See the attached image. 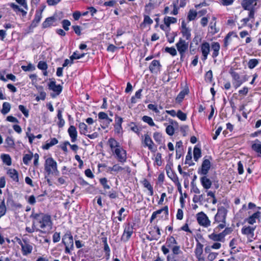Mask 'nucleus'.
Returning <instances> with one entry per match:
<instances>
[{
    "label": "nucleus",
    "mask_w": 261,
    "mask_h": 261,
    "mask_svg": "<svg viewBox=\"0 0 261 261\" xmlns=\"http://www.w3.org/2000/svg\"><path fill=\"white\" fill-rule=\"evenodd\" d=\"M213 80V72L211 70H208L205 74V81L211 83Z\"/></svg>",
    "instance_id": "44"
},
{
    "label": "nucleus",
    "mask_w": 261,
    "mask_h": 261,
    "mask_svg": "<svg viewBox=\"0 0 261 261\" xmlns=\"http://www.w3.org/2000/svg\"><path fill=\"white\" fill-rule=\"evenodd\" d=\"M258 64V61L256 59H250L248 63V67L250 69L254 68Z\"/></svg>",
    "instance_id": "43"
},
{
    "label": "nucleus",
    "mask_w": 261,
    "mask_h": 261,
    "mask_svg": "<svg viewBox=\"0 0 261 261\" xmlns=\"http://www.w3.org/2000/svg\"><path fill=\"white\" fill-rule=\"evenodd\" d=\"M144 147H148V149L152 152H155L156 150V147H153L154 143L150 136L146 134L144 135V140L143 141Z\"/></svg>",
    "instance_id": "13"
},
{
    "label": "nucleus",
    "mask_w": 261,
    "mask_h": 261,
    "mask_svg": "<svg viewBox=\"0 0 261 261\" xmlns=\"http://www.w3.org/2000/svg\"><path fill=\"white\" fill-rule=\"evenodd\" d=\"M99 182L105 189H109L110 188V186L108 184V180L106 178H100Z\"/></svg>",
    "instance_id": "49"
},
{
    "label": "nucleus",
    "mask_w": 261,
    "mask_h": 261,
    "mask_svg": "<svg viewBox=\"0 0 261 261\" xmlns=\"http://www.w3.org/2000/svg\"><path fill=\"white\" fill-rule=\"evenodd\" d=\"M153 139L154 140L158 143L159 144H161L162 141V136L161 133L159 132H155L153 134Z\"/></svg>",
    "instance_id": "47"
},
{
    "label": "nucleus",
    "mask_w": 261,
    "mask_h": 261,
    "mask_svg": "<svg viewBox=\"0 0 261 261\" xmlns=\"http://www.w3.org/2000/svg\"><path fill=\"white\" fill-rule=\"evenodd\" d=\"M166 132L169 136H172L174 133V128L172 125H168L166 128Z\"/></svg>",
    "instance_id": "55"
},
{
    "label": "nucleus",
    "mask_w": 261,
    "mask_h": 261,
    "mask_svg": "<svg viewBox=\"0 0 261 261\" xmlns=\"http://www.w3.org/2000/svg\"><path fill=\"white\" fill-rule=\"evenodd\" d=\"M201 50L202 55V60L205 61L207 58V56L210 51V46L208 42H204L201 45Z\"/></svg>",
    "instance_id": "15"
},
{
    "label": "nucleus",
    "mask_w": 261,
    "mask_h": 261,
    "mask_svg": "<svg viewBox=\"0 0 261 261\" xmlns=\"http://www.w3.org/2000/svg\"><path fill=\"white\" fill-rule=\"evenodd\" d=\"M33 155V154H25L24 155L23 157V163L27 165L29 164V162L32 160Z\"/></svg>",
    "instance_id": "45"
},
{
    "label": "nucleus",
    "mask_w": 261,
    "mask_h": 261,
    "mask_svg": "<svg viewBox=\"0 0 261 261\" xmlns=\"http://www.w3.org/2000/svg\"><path fill=\"white\" fill-rule=\"evenodd\" d=\"M118 193L113 189L109 191L108 194L109 198L111 199H115L118 197Z\"/></svg>",
    "instance_id": "61"
},
{
    "label": "nucleus",
    "mask_w": 261,
    "mask_h": 261,
    "mask_svg": "<svg viewBox=\"0 0 261 261\" xmlns=\"http://www.w3.org/2000/svg\"><path fill=\"white\" fill-rule=\"evenodd\" d=\"M162 154L161 153H157L156 154V156L155 158V162L156 163V165L159 166L162 165Z\"/></svg>",
    "instance_id": "60"
},
{
    "label": "nucleus",
    "mask_w": 261,
    "mask_h": 261,
    "mask_svg": "<svg viewBox=\"0 0 261 261\" xmlns=\"http://www.w3.org/2000/svg\"><path fill=\"white\" fill-rule=\"evenodd\" d=\"M7 174L14 181L18 182V173L16 170L15 169H9L7 171Z\"/></svg>",
    "instance_id": "23"
},
{
    "label": "nucleus",
    "mask_w": 261,
    "mask_h": 261,
    "mask_svg": "<svg viewBox=\"0 0 261 261\" xmlns=\"http://www.w3.org/2000/svg\"><path fill=\"white\" fill-rule=\"evenodd\" d=\"M68 133L71 138L72 142H75L77 140V132L75 127L73 125H70L68 129Z\"/></svg>",
    "instance_id": "18"
},
{
    "label": "nucleus",
    "mask_w": 261,
    "mask_h": 261,
    "mask_svg": "<svg viewBox=\"0 0 261 261\" xmlns=\"http://www.w3.org/2000/svg\"><path fill=\"white\" fill-rule=\"evenodd\" d=\"M152 23L153 20L150 18V17L147 15L144 14L143 23L150 25Z\"/></svg>",
    "instance_id": "57"
},
{
    "label": "nucleus",
    "mask_w": 261,
    "mask_h": 261,
    "mask_svg": "<svg viewBox=\"0 0 261 261\" xmlns=\"http://www.w3.org/2000/svg\"><path fill=\"white\" fill-rule=\"evenodd\" d=\"M113 151L119 162L124 163L126 162L127 159L126 152L121 147L115 148Z\"/></svg>",
    "instance_id": "9"
},
{
    "label": "nucleus",
    "mask_w": 261,
    "mask_h": 261,
    "mask_svg": "<svg viewBox=\"0 0 261 261\" xmlns=\"http://www.w3.org/2000/svg\"><path fill=\"white\" fill-rule=\"evenodd\" d=\"M25 231L27 232H28V233H32V232H33L35 231H40L41 232H44V231H43L42 230H40L39 229L36 228V227L35 225H33V222H32V228H30L29 227H27L25 228Z\"/></svg>",
    "instance_id": "50"
},
{
    "label": "nucleus",
    "mask_w": 261,
    "mask_h": 261,
    "mask_svg": "<svg viewBox=\"0 0 261 261\" xmlns=\"http://www.w3.org/2000/svg\"><path fill=\"white\" fill-rule=\"evenodd\" d=\"M197 220L198 224L202 226L207 227L210 226L211 221L207 216L203 212H201L197 214Z\"/></svg>",
    "instance_id": "8"
},
{
    "label": "nucleus",
    "mask_w": 261,
    "mask_h": 261,
    "mask_svg": "<svg viewBox=\"0 0 261 261\" xmlns=\"http://www.w3.org/2000/svg\"><path fill=\"white\" fill-rule=\"evenodd\" d=\"M195 240L196 241V246L194 251L195 256L196 258L202 257L203 245L199 242L198 239L195 238Z\"/></svg>",
    "instance_id": "19"
},
{
    "label": "nucleus",
    "mask_w": 261,
    "mask_h": 261,
    "mask_svg": "<svg viewBox=\"0 0 261 261\" xmlns=\"http://www.w3.org/2000/svg\"><path fill=\"white\" fill-rule=\"evenodd\" d=\"M172 254H168L167 256V261H179L178 259L177 258L176 255L182 253V251L180 249V246L178 245L174 246V247L172 248Z\"/></svg>",
    "instance_id": "11"
},
{
    "label": "nucleus",
    "mask_w": 261,
    "mask_h": 261,
    "mask_svg": "<svg viewBox=\"0 0 261 261\" xmlns=\"http://www.w3.org/2000/svg\"><path fill=\"white\" fill-rule=\"evenodd\" d=\"M230 73L232 77V84L236 89L240 87L245 80H243L239 74L235 71H232Z\"/></svg>",
    "instance_id": "10"
},
{
    "label": "nucleus",
    "mask_w": 261,
    "mask_h": 261,
    "mask_svg": "<svg viewBox=\"0 0 261 261\" xmlns=\"http://www.w3.org/2000/svg\"><path fill=\"white\" fill-rule=\"evenodd\" d=\"M37 67L40 70H46L47 69L48 66L45 62L40 61L37 65Z\"/></svg>",
    "instance_id": "51"
},
{
    "label": "nucleus",
    "mask_w": 261,
    "mask_h": 261,
    "mask_svg": "<svg viewBox=\"0 0 261 261\" xmlns=\"http://www.w3.org/2000/svg\"><path fill=\"white\" fill-rule=\"evenodd\" d=\"M43 11V8L40 11H36L35 18L33 19L35 21L36 23H38L40 22L41 18H42V12Z\"/></svg>",
    "instance_id": "42"
},
{
    "label": "nucleus",
    "mask_w": 261,
    "mask_h": 261,
    "mask_svg": "<svg viewBox=\"0 0 261 261\" xmlns=\"http://www.w3.org/2000/svg\"><path fill=\"white\" fill-rule=\"evenodd\" d=\"M61 239L60 233L55 232L53 236V241L54 243H57L60 241Z\"/></svg>",
    "instance_id": "59"
},
{
    "label": "nucleus",
    "mask_w": 261,
    "mask_h": 261,
    "mask_svg": "<svg viewBox=\"0 0 261 261\" xmlns=\"http://www.w3.org/2000/svg\"><path fill=\"white\" fill-rule=\"evenodd\" d=\"M181 33L184 37H185L187 40H190L191 39V29L189 28L184 30H181Z\"/></svg>",
    "instance_id": "37"
},
{
    "label": "nucleus",
    "mask_w": 261,
    "mask_h": 261,
    "mask_svg": "<svg viewBox=\"0 0 261 261\" xmlns=\"http://www.w3.org/2000/svg\"><path fill=\"white\" fill-rule=\"evenodd\" d=\"M177 117L182 121H185L187 119V115L179 110L177 112Z\"/></svg>",
    "instance_id": "52"
},
{
    "label": "nucleus",
    "mask_w": 261,
    "mask_h": 261,
    "mask_svg": "<svg viewBox=\"0 0 261 261\" xmlns=\"http://www.w3.org/2000/svg\"><path fill=\"white\" fill-rule=\"evenodd\" d=\"M79 128L80 134L86 135V133L88 132L87 125L84 122H81L79 124Z\"/></svg>",
    "instance_id": "35"
},
{
    "label": "nucleus",
    "mask_w": 261,
    "mask_h": 261,
    "mask_svg": "<svg viewBox=\"0 0 261 261\" xmlns=\"http://www.w3.org/2000/svg\"><path fill=\"white\" fill-rule=\"evenodd\" d=\"M218 253L215 252H211L207 256V259L210 261H213L217 256Z\"/></svg>",
    "instance_id": "64"
},
{
    "label": "nucleus",
    "mask_w": 261,
    "mask_h": 261,
    "mask_svg": "<svg viewBox=\"0 0 261 261\" xmlns=\"http://www.w3.org/2000/svg\"><path fill=\"white\" fill-rule=\"evenodd\" d=\"M161 65L159 60H154L150 63L149 69L151 73H157L160 70Z\"/></svg>",
    "instance_id": "17"
},
{
    "label": "nucleus",
    "mask_w": 261,
    "mask_h": 261,
    "mask_svg": "<svg viewBox=\"0 0 261 261\" xmlns=\"http://www.w3.org/2000/svg\"><path fill=\"white\" fill-rule=\"evenodd\" d=\"M123 122L122 118L119 117L117 115H115V125L122 126V123Z\"/></svg>",
    "instance_id": "62"
},
{
    "label": "nucleus",
    "mask_w": 261,
    "mask_h": 261,
    "mask_svg": "<svg viewBox=\"0 0 261 261\" xmlns=\"http://www.w3.org/2000/svg\"><path fill=\"white\" fill-rule=\"evenodd\" d=\"M108 143L112 151H113L114 148L121 147L119 143L113 138H111L109 139Z\"/></svg>",
    "instance_id": "28"
},
{
    "label": "nucleus",
    "mask_w": 261,
    "mask_h": 261,
    "mask_svg": "<svg viewBox=\"0 0 261 261\" xmlns=\"http://www.w3.org/2000/svg\"><path fill=\"white\" fill-rule=\"evenodd\" d=\"M19 110L23 113L25 117H29V111L23 105H19L18 106Z\"/></svg>",
    "instance_id": "54"
},
{
    "label": "nucleus",
    "mask_w": 261,
    "mask_h": 261,
    "mask_svg": "<svg viewBox=\"0 0 261 261\" xmlns=\"http://www.w3.org/2000/svg\"><path fill=\"white\" fill-rule=\"evenodd\" d=\"M142 120L147 123V124H148L150 126H155V123H154L152 119L149 117V116H143L142 118Z\"/></svg>",
    "instance_id": "40"
},
{
    "label": "nucleus",
    "mask_w": 261,
    "mask_h": 261,
    "mask_svg": "<svg viewBox=\"0 0 261 261\" xmlns=\"http://www.w3.org/2000/svg\"><path fill=\"white\" fill-rule=\"evenodd\" d=\"M197 179V176L196 175H194L192 179V181H191V185L192 186V190H193V192L196 194H199L200 193V190L197 187L196 184H195V180Z\"/></svg>",
    "instance_id": "36"
},
{
    "label": "nucleus",
    "mask_w": 261,
    "mask_h": 261,
    "mask_svg": "<svg viewBox=\"0 0 261 261\" xmlns=\"http://www.w3.org/2000/svg\"><path fill=\"white\" fill-rule=\"evenodd\" d=\"M194 159L197 162L198 160L201 156V149L197 146H195L193 150Z\"/></svg>",
    "instance_id": "32"
},
{
    "label": "nucleus",
    "mask_w": 261,
    "mask_h": 261,
    "mask_svg": "<svg viewBox=\"0 0 261 261\" xmlns=\"http://www.w3.org/2000/svg\"><path fill=\"white\" fill-rule=\"evenodd\" d=\"M163 0H150V2L146 4L147 7H150L152 9L158 7Z\"/></svg>",
    "instance_id": "30"
},
{
    "label": "nucleus",
    "mask_w": 261,
    "mask_h": 261,
    "mask_svg": "<svg viewBox=\"0 0 261 261\" xmlns=\"http://www.w3.org/2000/svg\"><path fill=\"white\" fill-rule=\"evenodd\" d=\"M188 93H189L188 89H185L182 90L179 93L177 96L176 97V101L179 103L181 102L182 101V100L184 99L185 95L188 94Z\"/></svg>",
    "instance_id": "27"
},
{
    "label": "nucleus",
    "mask_w": 261,
    "mask_h": 261,
    "mask_svg": "<svg viewBox=\"0 0 261 261\" xmlns=\"http://www.w3.org/2000/svg\"><path fill=\"white\" fill-rule=\"evenodd\" d=\"M200 182L203 187L205 189H208L212 186V182L211 180L205 175L200 178Z\"/></svg>",
    "instance_id": "20"
},
{
    "label": "nucleus",
    "mask_w": 261,
    "mask_h": 261,
    "mask_svg": "<svg viewBox=\"0 0 261 261\" xmlns=\"http://www.w3.org/2000/svg\"><path fill=\"white\" fill-rule=\"evenodd\" d=\"M164 22L167 27L170 28L171 24L177 22V19L173 17L166 16L164 19Z\"/></svg>",
    "instance_id": "26"
},
{
    "label": "nucleus",
    "mask_w": 261,
    "mask_h": 261,
    "mask_svg": "<svg viewBox=\"0 0 261 261\" xmlns=\"http://www.w3.org/2000/svg\"><path fill=\"white\" fill-rule=\"evenodd\" d=\"M56 21V18L54 16L47 17L42 23V28H47L53 25V23Z\"/></svg>",
    "instance_id": "21"
},
{
    "label": "nucleus",
    "mask_w": 261,
    "mask_h": 261,
    "mask_svg": "<svg viewBox=\"0 0 261 261\" xmlns=\"http://www.w3.org/2000/svg\"><path fill=\"white\" fill-rule=\"evenodd\" d=\"M44 170L48 175L55 174L56 175H58L59 174L57 162L51 157L45 160Z\"/></svg>",
    "instance_id": "3"
},
{
    "label": "nucleus",
    "mask_w": 261,
    "mask_h": 261,
    "mask_svg": "<svg viewBox=\"0 0 261 261\" xmlns=\"http://www.w3.org/2000/svg\"><path fill=\"white\" fill-rule=\"evenodd\" d=\"M133 229L134 225H132L130 223H128L125 227L123 234L121 236V241L124 242H127L134 232Z\"/></svg>",
    "instance_id": "7"
},
{
    "label": "nucleus",
    "mask_w": 261,
    "mask_h": 261,
    "mask_svg": "<svg viewBox=\"0 0 261 261\" xmlns=\"http://www.w3.org/2000/svg\"><path fill=\"white\" fill-rule=\"evenodd\" d=\"M256 5V0H243L241 6L245 10H249Z\"/></svg>",
    "instance_id": "16"
},
{
    "label": "nucleus",
    "mask_w": 261,
    "mask_h": 261,
    "mask_svg": "<svg viewBox=\"0 0 261 261\" xmlns=\"http://www.w3.org/2000/svg\"><path fill=\"white\" fill-rule=\"evenodd\" d=\"M166 36L167 38V40L170 43H172L174 41L175 36L171 35L169 31L166 33Z\"/></svg>",
    "instance_id": "58"
},
{
    "label": "nucleus",
    "mask_w": 261,
    "mask_h": 261,
    "mask_svg": "<svg viewBox=\"0 0 261 261\" xmlns=\"http://www.w3.org/2000/svg\"><path fill=\"white\" fill-rule=\"evenodd\" d=\"M1 113L3 115H6L9 113L11 109V105L8 102H4L3 104Z\"/></svg>",
    "instance_id": "33"
},
{
    "label": "nucleus",
    "mask_w": 261,
    "mask_h": 261,
    "mask_svg": "<svg viewBox=\"0 0 261 261\" xmlns=\"http://www.w3.org/2000/svg\"><path fill=\"white\" fill-rule=\"evenodd\" d=\"M62 243L65 246V252L71 254V251L74 249L73 239L70 231H67L63 236Z\"/></svg>",
    "instance_id": "2"
},
{
    "label": "nucleus",
    "mask_w": 261,
    "mask_h": 261,
    "mask_svg": "<svg viewBox=\"0 0 261 261\" xmlns=\"http://www.w3.org/2000/svg\"><path fill=\"white\" fill-rule=\"evenodd\" d=\"M30 217L32 219L33 225L36 227L39 225L41 229H44L47 226L51 227L52 225L51 217L48 214L43 213H36L33 210Z\"/></svg>",
    "instance_id": "1"
},
{
    "label": "nucleus",
    "mask_w": 261,
    "mask_h": 261,
    "mask_svg": "<svg viewBox=\"0 0 261 261\" xmlns=\"http://www.w3.org/2000/svg\"><path fill=\"white\" fill-rule=\"evenodd\" d=\"M165 52L170 54L172 56H175L177 55V51L175 49V48L173 47H166L165 48Z\"/></svg>",
    "instance_id": "46"
},
{
    "label": "nucleus",
    "mask_w": 261,
    "mask_h": 261,
    "mask_svg": "<svg viewBox=\"0 0 261 261\" xmlns=\"http://www.w3.org/2000/svg\"><path fill=\"white\" fill-rule=\"evenodd\" d=\"M177 242L173 236H170L167 238L166 242V245L168 248H171L172 250V248L174 246L177 245Z\"/></svg>",
    "instance_id": "24"
},
{
    "label": "nucleus",
    "mask_w": 261,
    "mask_h": 261,
    "mask_svg": "<svg viewBox=\"0 0 261 261\" xmlns=\"http://www.w3.org/2000/svg\"><path fill=\"white\" fill-rule=\"evenodd\" d=\"M211 48H212V50H217L219 51L220 48V46L218 42H213L212 43Z\"/></svg>",
    "instance_id": "63"
},
{
    "label": "nucleus",
    "mask_w": 261,
    "mask_h": 261,
    "mask_svg": "<svg viewBox=\"0 0 261 261\" xmlns=\"http://www.w3.org/2000/svg\"><path fill=\"white\" fill-rule=\"evenodd\" d=\"M50 82L48 83V87L50 90L54 91L55 93H51L50 96L53 98L56 97L59 95L62 91V86L60 85H56L55 79L54 78L49 79Z\"/></svg>",
    "instance_id": "4"
},
{
    "label": "nucleus",
    "mask_w": 261,
    "mask_h": 261,
    "mask_svg": "<svg viewBox=\"0 0 261 261\" xmlns=\"http://www.w3.org/2000/svg\"><path fill=\"white\" fill-rule=\"evenodd\" d=\"M58 143V140L56 138H51L50 142H47L42 146V148L45 150H48L50 147L57 144Z\"/></svg>",
    "instance_id": "29"
},
{
    "label": "nucleus",
    "mask_w": 261,
    "mask_h": 261,
    "mask_svg": "<svg viewBox=\"0 0 261 261\" xmlns=\"http://www.w3.org/2000/svg\"><path fill=\"white\" fill-rule=\"evenodd\" d=\"M6 213V206L5 203L4 199L2 201L0 204V218L4 216Z\"/></svg>",
    "instance_id": "41"
},
{
    "label": "nucleus",
    "mask_w": 261,
    "mask_h": 261,
    "mask_svg": "<svg viewBox=\"0 0 261 261\" xmlns=\"http://www.w3.org/2000/svg\"><path fill=\"white\" fill-rule=\"evenodd\" d=\"M197 15V12L193 9L190 10L187 18L189 21L193 20L195 19Z\"/></svg>",
    "instance_id": "39"
},
{
    "label": "nucleus",
    "mask_w": 261,
    "mask_h": 261,
    "mask_svg": "<svg viewBox=\"0 0 261 261\" xmlns=\"http://www.w3.org/2000/svg\"><path fill=\"white\" fill-rule=\"evenodd\" d=\"M21 247L22 252L23 255H27L30 254L33 250V246L26 241H23V243H19Z\"/></svg>",
    "instance_id": "14"
},
{
    "label": "nucleus",
    "mask_w": 261,
    "mask_h": 261,
    "mask_svg": "<svg viewBox=\"0 0 261 261\" xmlns=\"http://www.w3.org/2000/svg\"><path fill=\"white\" fill-rule=\"evenodd\" d=\"M192 158L191 149L189 148L187 154L186 156L185 164H188L190 166L193 165L194 163L190 164L188 162L189 161H191L192 160Z\"/></svg>",
    "instance_id": "56"
},
{
    "label": "nucleus",
    "mask_w": 261,
    "mask_h": 261,
    "mask_svg": "<svg viewBox=\"0 0 261 261\" xmlns=\"http://www.w3.org/2000/svg\"><path fill=\"white\" fill-rule=\"evenodd\" d=\"M85 55V54L83 53L82 54H78L77 51H74L71 56H70V59L71 60L70 64H73V61L75 59H79L82 58H83Z\"/></svg>",
    "instance_id": "34"
},
{
    "label": "nucleus",
    "mask_w": 261,
    "mask_h": 261,
    "mask_svg": "<svg viewBox=\"0 0 261 261\" xmlns=\"http://www.w3.org/2000/svg\"><path fill=\"white\" fill-rule=\"evenodd\" d=\"M208 159H204L202 163V165L200 168L198 170V174L203 175H206L209 170L211 168V162L209 159L212 160V158L211 156H208Z\"/></svg>",
    "instance_id": "6"
},
{
    "label": "nucleus",
    "mask_w": 261,
    "mask_h": 261,
    "mask_svg": "<svg viewBox=\"0 0 261 261\" xmlns=\"http://www.w3.org/2000/svg\"><path fill=\"white\" fill-rule=\"evenodd\" d=\"M254 230L255 227L253 228L251 226H244L242 228L241 231L243 234L252 237L254 236Z\"/></svg>",
    "instance_id": "22"
},
{
    "label": "nucleus",
    "mask_w": 261,
    "mask_h": 261,
    "mask_svg": "<svg viewBox=\"0 0 261 261\" xmlns=\"http://www.w3.org/2000/svg\"><path fill=\"white\" fill-rule=\"evenodd\" d=\"M227 211L224 206H221L218 208L217 213L216 214L214 220L216 223L222 222L225 223V219L227 215Z\"/></svg>",
    "instance_id": "5"
},
{
    "label": "nucleus",
    "mask_w": 261,
    "mask_h": 261,
    "mask_svg": "<svg viewBox=\"0 0 261 261\" xmlns=\"http://www.w3.org/2000/svg\"><path fill=\"white\" fill-rule=\"evenodd\" d=\"M25 198L27 202L31 205H34L36 202V198L33 195L28 197L25 196Z\"/></svg>",
    "instance_id": "48"
},
{
    "label": "nucleus",
    "mask_w": 261,
    "mask_h": 261,
    "mask_svg": "<svg viewBox=\"0 0 261 261\" xmlns=\"http://www.w3.org/2000/svg\"><path fill=\"white\" fill-rule=\"evenodd\" d=\"M61 23L62 24V27L65 31L69 30V27L71 24V23L69 20L67 19H64L62 21Z\"/></svg>",
    "instance_id": "53"
},
{
    "label": "nucleus",
    "mask_w": 261,
    "mask_h": 261,
    "mask_svg": "<svg viewBox=\"0 0 261 261\" xmlns=\"http://www.w3.org/2000/svg\"><path fill=\"white\" fill-rule=\"evenodd\" d=\"M208 238L214 241H220L222 242L224 239L223 237V234L221 233L218 234H216L215 233H213L210 235H208Z\"/></svg>",
    "instance_id": "25"
},
{
    "label": "nucleus",
    "mask_w": 261,
    "mask_h": 261,
    "mask_svg": "<svg viewBox=\"0 0 261 261\" xmlns=\"http://www.w3.org/2000/svg\"><path fill=\"white\" fill-rule=\"evenodd\" d=\"M1 159L4 163L8 166H10L12 164V160L10 156L7 154H3L1 155Z\"/></svg>",
    "instance_id": "31"
},
{
    "label": "nucleus",
    "mask_w": 261,
    "mask_h": 261,
    "mask_svg": "<svg viewBox=\"0 0 261 261\" xmlns=\"http://www.w3.org/2000/svg\"><path fill=\"white\" fill-rule=\"evenodd\" d=\"M167 176L173 181H174L178 179L176 173L173 171H169V169H167Z\"/></svg>",
    "instance_id": "38"
},
{
    "label": "nucleus",
    "mask_w": 261,
    "mask_h": 261,
    "mask_svg": "<svg viewBox=\"0 0 261 261\" xmlns=\"http://www.w3.org/2000/svg\"><path fill=\"white\" fill-rule=\"evenodd\" d=\"M176 47L179 53H186L188 49L189 43L182 38H180L176 44Z\"/></svg>",
    "instance_id": "12"
}]
</instances>
